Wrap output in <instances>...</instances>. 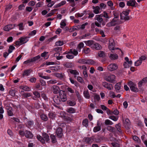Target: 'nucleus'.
<instances>
[{
	"mask_svg": "<svg viewBox=\"0 0 147 147\" xmlns=\"http://www.w3.org/2000/svg\"><path fill=\"white\" fill-rule=\"evenodd\" d=\"M118 66L116 64L112 63L109 65L107 67L108 69L111 71L116 70L117 69Z\"/></svg>",
	"mask_w": 147,
	"mask_h": 147,
	"instance_id": "10",
	"label": "nucleus"
},
{
	"mask_svg": "<svg viewBox=\"0 0 147 147\" xmlns=\"http://www.w3.org/2000/svg\"><path fill=\"white\" fill-rule=\"evenodd\" d=\"M122 23L120 22L119 23H118L117 21L115 20V18H114L111 22L108 23L106 25V26L108 27H110L112 26H115L117 24H121Z\"/></svg>",
	"mask_w": 147,
	"mask_h": 147,
	"instance_id": "5",
	"label": "nucleus"
},
{
	"mask_svg": "<svg viewBox=\"0 0 147 147\" xmlns=\"http://www.w3.org/2000/svg\"><path fill=\"white\" fill-rule=\"evenodd\" d=\"M19 26V29L20 30H24V28L23 26V23H21L18 25Z\"/></svg>",
	"mask_w": 147,
	"mask_h": 147,
	"instance_id": "54",
	"label": "nucleus"
},
{
	"mask_svg": "<svg viewBox=\"0 0 147 147\" xmlns=\"http://www.w3.org/2000/svg\"><path fill=\"white\" fill-rule=\"evenodd\" d=\"M48 53V52H44L41 54V56L42 57H43L45 59H47L49 58V55H47Z\"/></svg>",
	"mask_w": 147,
	"mask_h": 147,
	"instance_id": "33",
	"label": "nucleus"
},
{
	"mask_svg": "<svg viewBox=\"0 0 147 147\" xmlns=\"http://www.w3.org/2000/svg\"><path fill=\"white\" fill-rule=\"evenodd\" d=\"M127 5L128 6L136 7L138 5V4L135 0H130L127 1Z\"/></svg>",
	"mask_w": 147,
	"mask_h": 147,
	"instance_id": "8",
	"label": "nucleus"
},
{
	"mask_svg": "<svg viewBox=\"0 0 147 147\" xmlns=\"http://www.w3.org/2000/svg\"><path fill=\"white\" fill-rule=\"evenodd\" d=\"M43 139L44 140V144L45 142L47 143H49L50 142V139L49 136L46 133H43L42 134Z\"/></svg>",
	"mask_w": 147,
	"mask_h": 147,
	"instance_id": "12",
	"label": "nucleus"
},
{
	"mask_svg": "<svg viewBox=\"0 0 147 147\" xmlns=\"http://www.w3.org/2000/svg\"><path fill=\"white\" fill-rule=\"evenodd\" d=\"M109 57L112 60H115L118 58V56L116 54H111Z\"/></svg>",
	"mask_w": 147,
	"mask_h": 147,
	"instance_id": "25",
	"label": "nucleus"
},
{
	"mask_svg": "<svg viewBox=\"0 0 147 147\" xmlns=\"http://www.w3.org/2000/svg\"><path fill=\"white\" fill-rule=\"evenodd\" d=\"M15 49V47L12 45H10L9 47V49L8 50L9 53H11Z\"/></svg>",
	"mask_w": 147,
	"mask_h": 147,
	"instance_id": "55",
	"label": "nucleus"
},
{
	"mask_svg": "<svg viewBox=\"0 0 147 147\" xmlns=\"http://www.w3.org/2000/svg\"><path fill=\"white\" fill-rule=\"evenodd\" d=\"M105 80L110 83H113L115 80V76L114 75L111 74L107 76L105 78Z\"/></svg>",
	"mask_w": 147,
	"mask_h": 147,
	"instance_id": "4",
	"label": "nucleus"
},
{
	"mask_svg": "<svg viewBox=\"0 0 147 147\" xmlns=\"http://www.w3.org/2000/svg\"><path fill=\"white\" fill-rule=\"evenodd\" d=\"M121 82L117 83L115 85V88L116 92H119V90L121 89Z\"/></svg>",
	"mask_w": 147,
	"mask_h": 147,
	"instance_id": "18",
	"label": "nucleus"
},
{
	"mask_svg": "<svg viewBox=\"0 0 147 147\" xmlns=\"http://www.w3.org/2000/svg\"><path fill=\"white\" fill-rule=\"evenodd\" d=\"M82 51L85 54H87L90 52V50L89 48L86 47Z\"/></svg>",
	"mask_w": 147,
	"mask_h": 147,
	"instance_id": "41",
	"label": "nucleus"
},
{
	"mask_svg": "<svg viewBox=\"0 0 147 147\" xmlns=\"http://www.w3.org/2000/svg\"><path fill=\"white\" fill-rule=\"evenodd\" d=\"M66 111L69 113H74L76 112V111L74 108L73 107H70L67 109Z\"/></svg>",
	"mask_w": 147,
	"mask_h": 147,
	"instance_id": "27",
	"label": "nucleus"
},
{
	"mask_svg": "<svg viewBox=\"0 0 147 147\" xmlns=\"http://www.w3.org/2000/svg\"><path fill=\"white\" fill-rule=\"evenodd\" d=\"M68 53L73 54L75 56H76L78 54V51L76 50L75 49H70L69 52L68 53H65V54Z\"/></svg>",
	"mask_w": 147,
	"mask_h": 147,
	"instance_id": "20",
	"label": "nucleus"
},
{
	"mask_svg": "<svg viewBox=\"0 0 147 147\" xmlns=\"http://www.w3.org/2000/svg\"><path fill=\"white\" fill-rule=\"evenodd\" d=\"M102 17V15H96L94 18V20L97 21L95 22L94 24L98 27L101 28V24L103 26L105 24V22L103 21Z\"/></svg>",
	"mask_w": 147,
	"mask_h": 147,
	"instance_id": "1",
	"label": "nucleus"
},
{
	"mask_svg": "<svg viewBox=\"0 0 147 147\" xmlns=\"http://www.w3.org/2000/svg\"><path fill=\"white\" fill-rule=\"evenodd\" d=\"M60 54L58 52L55 53L54 55V56L56 57L57 60H59L63 58V56H59Z\"/></svg>",
	"mask_w": 147,
	"mask_h": 147,
	"instance_id": "30",
	"label": "nucleus"
},
{
	"mask_svg": "<svg viewBox=\"0 0 147 147\" xmlns=\"http://www.w3.org/2000/svg\"><path fill=\"white\" fill-rule=\"evenodd\" d=\"M36 138L42 144H44V140L43 139V137L41 136L40 135H37Z\"/></svg>",
	"mask_w": 147,
	"mask_h": 147,
	"instance_id": "31",
	"label": "nucleus"
},
{
	"mask_svg": "<svg viewBox=\"0 0 147 147\" xmlns=\"http://www.w3.org/2000/svg\"><path fill=\"white\" fill-rule=\"evenodd\" d=\"M34 124V122L31 120H29L27 121L26 124V126L29 128L32 127Z\"/></svg>",
	"mask_w": 147,
	"mask_h": 147,
	"instance_id": "29",
	"label": "nucleus"
},
{
	"mask_svg": "<svg viewBox=\"0 0 147 147\" xmlns=\"http://www.w3.org/2000/svg\"><path fill=\"white\" fill-rule=\"evenodd\" d=\"M102 16H103L106 19V20H105L106 22L107 21V19H108L109 18V17L108 15V13L105 11L104 12Z\"/></svg>",
	"mask_w": 147,
	"mask_h": 147,
	"instance_id": "51",
	"label": "nucleus"
},
{
	"mask_svg": "<svg viewBox=\"0 0 147 147\" xmlns=\"http://www.w3.org/2000/svg\"><path fill=\"white\" fill-rule=\"evenodd\" d=\"M62 129L61 127L58 128L56 130V133L57 136L59 138H61L63 136V134L62 132Z\"/></svg>",
	"mask_w": 147,
	"mask_h": 147,
	"instance_id": "15",
	"label": "nucleus"
},
{
	"mask_svg": "<svg viewBox=\"0 0 147 147\" xmlns=\"http://www.w3.org/2000/svg\"><path fill=\"white\" fill-rule=\"evenodd\" d=\"M64 44V42L63 41L59 40L55 43V45L57 46H62Z\"/></svg>",
	"mask_w": 147,
	"mask_h": 147,
	"instance_id": "35",
	"label": "nucleus"
},
{
	"mask_svg": "<svg viewBox=\"0 0 147 147\" xmlns=\"http://www.w3.org/2000/svg\"><path fill=\"white\" fill-rule=\"evenodd\" d=\"M77 80L79 82L81 83H83L84 82L83 78L80 76H78L77 77Z\"/></svg>",
	"mask_w": 147,
	"mask_h": 147,
	"instance_id": "56",
	"label": "nucleus"
},
{
	"mask_svg": "<svg viewBox=\"0 0 147 147\" xmlns=\"http://www.w3.org/2000/svg\"><path fill=\"white\" fill-rule=\"evenodd\" d=\"M68 104L70 106H74L76 104V102L74 101L69 100L67 102Z\"/></svg>",
	"mask_w": 147,
	"mask_h": 147,
	"instance_id": "37",
	"label": "nucleus"
},
{
	"mask_svg": "<svg viewBox=\"0 0 147 147\" xmlns=\"http://www.w3.org/2000/svg\"><path fill=\"white\" fill-rule=\"evenodd\" d=\"M17 91L15 89H10L9 91V94L12 97H14L15 96V94Z\"/></svg>",
	"mask_w": 147,
	"mask_h": 147,
	"instance_id": "23",
	"label": "nucleus"
},
{
	"mask_svg": "<svg viewBox=\"0 0 147 147\" xmlns=\"http://www.w3.org/2000/svg\"><path fill=\"white\" fill-rule=\"evenodd\" d=\"M24 92L23 91H22L21 92L22 98H26L28 97L32 96V94L30 92L23 93Z\"/></svg>",
	"mask_w": 147,
	"mask_h": 147,
	"instance_id": "11",
	"label": "nucleus"
},
{
	"mask_svg": "<svg viewBox=\"0 0 147 147\" xmlns=\"http://www.w3.org/2000/svg\"><path fill=\"white\" fill-rule=\"evenodd\" d=\"M84 96L87 99H89L90 97V96L89 94L88 90H85L84 91Z\"/></svg>",
	"mask_w": 147,
	"mask_h": 147,
	"instance_id": "32",
	"label": "nucleus"
},
{
	"mask_svg": "<svg viewBox=\"0 0 147 147\" xmlns=\"http://www.w3.org/2000/svg\"><path fill=\"white\" fill-rule=\"evenodd\" d=\"M120 16L121 19V20H124L125 21L128 20H129V17L127 16H123L122 14H120Z\"/></svg>",
	"mask_w": 147,
	"mask_h": 147,
	"instance_id": "36",
	"label": "nucleus"
},
{
	"mask_svg": "<svg viewBox=\"0 0 147 147\" xmlns=\"http://www.w3.org/2000/svg\"><path fill=\"white\" fill-rule=\"evenodd\" d=\"M34 95L36 96L37 97L39 98L40 97V94L37 91H35L33 92Z\"/></svg>",
	"mask_w": 147,
	"mask_h": 147,
	"instance_id": "52",
	"label": "nucleus"
},
{
	"mask_svg": "<svg viewBox=\"0 0 147 147\" xmlns=\"http://www.w3.org/2000/svg\"><path fill=\"white\" fill-rule=\"evenodd\" d=\"M102 85L104 88H106L109 90H111L113 88L112 84H109L106 82H102Z\"/></svg>",
	"mask_w": 147,
	"mask_h": 147,
	"instance_id": "7",
	"label": "nucleus"
},
{
	"mask_svg": "<svg viewBox=\"0 0 147 147\" xmlns=\"http://www.w3.org/2000/svg\"><path fill=\"white\" fill-rule=\"evenodd\" d=\"M109 118L113 120L114 121H116L117 120L118 118L114 116H111L109 117Z\"/></svg>",
	"mask_w": 147,
	"mask_h": 147,
	"instance_id": "62",
	"label": "nucleus"
},
{
	"mask_svg": "<svg viewBox=\"0 0 147 147\" xmlns=\"http://www.w3.org/2000/svg\"><path fill=\"white\" fill-rule=\"evenodd\" d=\"M53 101L57 104L60 103L61 100L59 97L58 96H55L53 98Z\"/></svg>",
	"mask_w": 147,
	"mask_h": 147,
	"instance_id": "19",
	"label": "nucleus"
},
{
	"mask_svg": "<svg viewBox=\"0 0 147 147\" xmlns=\"http://www.w3.org/2000/svg\"><path fill=\"white\" fill-rule=\"evenodd\" d=\"M142 63L141 61L139 59L136 61L135 63V65L136 66H138L140 65Z\"/></svg>",
	"mask_w": 147,
	"mask_h": 147,
	"instance_id": "60",
	"label": "nucleus"
},
{
	"mask_svg": "<svg viewBox=\"0 0 147 147\" xmlns=\"http://www.w3.org/2000/svg\"><path fill=\"white\" fill-rule=\"evenodd\" d=\"M93 9H94L93 10V12L95 14H97L100 13V7L98 6H96L95 7L94 6L93 7Z\"/></svg>",
	"mask_w": 147,
	"mask_h": 147,
	"instance_id": "21",
	"label": "nucleus"
},
{
	"mask_svg": "<svg viewBox=\"0 0 147 147\" xmlns=\"http://www.w3.org/2000/svg\"><path fill=\"white\" fill-rule=\"evenodd\" d=\"M32 71V70L30 69L24 70L22 74L23 76L24 77L25 76H28Z\"/></svg>",
	"mask_w": 147,
	"mask_h": 147,
	"instance_id": "16",
	"label": "nucleus"
},
{
	"mask_svg": "<svg viewBox=\"0 0 147 147\" xmlns=\"http://www.w3.org/2000/svg\"><path fill=\"white\" fill-rule=\"evenodd\" d=\"M78 62L79 63L93 65L95 63V62L92 59H79Z\"/></svg>",
	"mask_w": 147,
	"mask_h": 147,
	"instance_id": "2",
	"label": "nucleus"
},
{
	"mask_svg": "<svg viewBox=\"0 0 147 147\" xmlns=\"http://www.w3.org/2000/svg\"><path fill=\"white\" fill-rule=\"evenodd\" d=\"M62 49L61 47H57L54 49L53 50L56 52H60Z\"/></svg>",
	"mask_w": 147,
	"mask_h": 147,
	"instance_id": "63",
	"label": "nucleus"
},
{
	"mask_svg": "<svg viewBox=\"0 0 147 147\" xmlns=\"http://www.w3.org/2000/svg\"><path fill=\"white\" fill-rule=\"evenodd\" d=\"M63 65L67 68H71L72 67V63L69 62H66L63 64Z\"/></svg>",
	"mask_w": 147,
	"mask_h": 147,
	"instance_id": "34",
	"label": "nucleus"
},
{
	"mask_svg": "<svg viewBox=\"0 0 147 147\" xmlns=\"http://www.w3.org/2000/svg\"><path fill=\"white\" fill-rule=\"evenodd\" d=\"M40 57V55H38L36 57H33V58H32V62L36 60H38L39 59Z\"/></svg>",
	"mask_w": 147,
	"mask_h": 147,
	"instance_id": "57",
	"label": "nucleus"
},
{
	"mask_svg": "<svg viewBox=\"0 0 147 147\" xmlns=\"http://www.w3.org/2000/svg\"><path fill=\"white\" fill-rule=\"evenodd\" d=\"M101 130V127L100 126L98 125V126L94 127L93 129V131L94 132H96L99 131Z\"/></svg>",
	"mask_w": 147,
	"mask_h": 147,
	"instance_id": "42",
	"label": "nucleus"
},
{
	"mask_svg": "<svg viewBox=\"0 0 147 147\" xmlns=\"http://www.w3.org/2000/svg\"><path fill=\"white\" fill-rule=\"evenodd\" d=\"M84 46V44L82 42H80L78 45L77 49L78 51L80 52L81 51V49L83 48Z\"/></svg>",
	"mask_w": 147,
	"mask_h": 147,
	"instance_id": "38",
	"label": "nucleus"
},
{
	"mask_svg": "<svg viewBox=\"0 0 147 147\" xmlns=\"http://www.w3.org/2000/svg\"><path fill=\"white\" fill-rule=\"evenodd\" d=\"M25 136L27 138L32 139L33 137V134L30 131L26 130L25 131Z\"/></svg>",
	"mask_w": 147,
	"mask_h": 147,
	"instance_id": "14",
	"label": "nucleus"
},
{
	"mask_svg": "<svg viewBox=\"0 0 147 147\" xmlns=\"http://www.w3.org/2000/svg\"><path fill=\"white\" fill-rule=\"evenodd\" d=\"M91 48L93 49H94L96 50H99L102 48L101 45L99 44L96 43H94L93 46L91 47Z\"/></svg>",
	"mask_w": 147,
	"mask_h": 147,
	"instance_id": "13",
	"label": "nucleus"
},
{
	"mask_svg": "<svg viewBox=\"0 0 147 147\" xmlns=\"http://www.w3.org/2000/svg\"><path fill=\"white\" fill-rule=\"evenodd\" d=\"M21 88L23 90L26 91H29L31 90V89L29 87L26 86H22Z\"/></svg>",
	"mask_w": 147,
	"mask_h": 147,
	"instance_id": "45",
	"label": "nucleus"
},
{
	"mask_svg": "<svg viewBox=\"0 0 147 147\" xmlns=\"http://www.w3.org/2000/svg\"><path fill=\"white\" fill-rule=\"evenodd\" d=\"M105 123L106 125H112L113 123L109 119H106L105 121Z\"/></svg>",
	"mask_w": 147,
	"mask_h": 147,
	"instance_id": "53",
	"label": "nucleus"
},
{
	"mask_svg": "<svg viewBox=\"0 0 147 147\" xmlns=\"http://www.w3.org/2000/svg\"><path fill=\"white\" fill-rule=\"evenodd\" d=\"M107 4L111 8V9L113 10L114 8L113 7V2L111 1H109L107 2Z\"/></svg>",
	"mask_w": 147,
	"mask_h": 147,
	"instance_id": "48",
	"label": "nucleus"
},
{
	"mask_svg": "<svg viewBox=\"0 0 147 147\" xmlns=\"http://www.w3.org/2000/svg\"><path fill=\"white\" fill-rule=\"evenodd\" d=\"M84 42L85 43L86 46L91 47V46H93L94 41L93 40H88L84 41Z\"/></svg>",
	"mask_w": 147,
	"mask_h": 147,
	"instance_id": "17",
	"label": "nucleus"
},
{
	"mask_svg": "<svg viewBox=\"0 0 147 147\" xmlns=\"http://www.w3.org/2000/svg\"><path fill=\"white\" fill-rule=\"evenodd\" d=\"M60 28H63L66 26V24L64 20H61L60 23Z\"/></svg>",
	"mask_w": 147,
	"mask_h": 147,
	"instance_id": "46",
	"label": "nucleus"
},
{
	"mask_svg": "<svg viewBox=\"0 0 147 147\" xmlns=\"http://www.w3.org/2000/svg\"><path fill=\"white\" fill-rule=\"evenodd\" d=\"M86 13V11H84V13H77L75 15V16L77 17H81L83 16L84 15V14Z\"/></svg>",
	"mask_w": 147,
	"mask_h": 147,
	"instance_id": "49",
	"label": "nucleus"
},
{
	"mask_svg": "<svg viewBox=\"0 0 147 147\" xmlns=\"http://www.w3.org/2000/svg\"><path fill=\"white\" fill-rule=\"evenodd\" d=\"M58 10L57 9H54L51 10V12L48 13L47 15V17H49L53 15L54 12H56Z\"/></svg>",
	"mask_w": 147,
	"mask_h": 147,
	"instance_id": "47",
	"label": "nucleus"
},
{
	"mask_svg": "<svg viewBox=\"0 0 147 147\" xmlns=\"http://www.w3.org/2000/svg\"><path fill=\"white\" fill-rule=\"evenodd\" d=\"M60 98L62 102H65L67 100V97L66 94L63 91H61L59 93Z\"/></svg>",
	"mask_w": 147,
	"mask_h": 147,
	"instance_id": "6",
	"label": "nucleus"
},
{
	"mask_svg": "<svg viewBox=\"0 0 147 147\" xmlns=\"http://www.w3.org/2000/svg\"><path fill=\"white\" fill-rule=\"evenodd\" d=\"M127 84L132 91L136 92L138 91V89L136 85L133 82L131 81H129Z\"/></svg>",
	"mask_w": 147,
	"mask_h": 147,
	"instance_id": "3",
	"label": "nucleus"
},
{
	"mask_svg": "<svg viewBox=\"0 0 147 147\" xmlns=\"http://www.w3.org/2000/svg\"><path fill=\"white\" fill-rule=\"evenodd\" d=\"M40 118L42 120L45 121H47L48 120L47 116L44 114H42L40 115Z\"/></svg>",
	"mask_w": 147,
	"mask_h": 147,
	"instance_id": "44",
	"label": "nucleus"
},
{
	"mask_svg": "<svg viewBox=\"0 0 147 147\" xmlns=\"http://www.w3.org/2000/svg\"><path fill=\"white\" fill-rule=\"evenodd\" d=\"M50 138L51 139V142L53 143H54L56 142V137L55 136L53 135H51L50 136Z\"/></svg>",
	"mask_w": 147,
	"mask_h": 147,
	"instance_id": "43",
	"label": "nucleus"
},
{
	"mask_svg": "<svg viewBox=\"0 0 147 147\" xmlns=\"http://www.w3.org/2000/svg\"><path fill=\"white\" fill-rule=\"evenodd\" d=\"M16 26L15 24H10L5 26L3 28V30L5 31H8L13 29Z\"/></svg>",
	"mask_w": 147,
	"mask_h": 147,
	"instance_id": "9",
	"label": "nucleus"
},
{
	"mask_svg": "<svg viewBox=\"0 0 147 147\" xmlns=\"http://www.w3.org/2000/svg\"><path fill=\"white\" fill-rule=\"evenodd\" d=\"M109 95L111 97L114 98L116 97V96L114 92L113 91H110L109 92Z\"/></svg>",
	"mask_w": 147,
	"mask_h": 147,
	"instance_id": "61",
	"label": "nucleus"
},
{
	"mask_svg": "<svg viewBox=\"0 0 147 147\" xmlns=\"http://www.w3.org/2000/svg\"><path fill=\"white\" fill-rule=\"evenodd\" d=\"M121 28V25H117L114 28V29L116 32L120 33Z\"/></svg>",
	"mask_w": 147,
	"mask_h": 147,
	"instance_id": "26",
	"label": "nucleus"
},
{
	"mask_svg": "<svg viewBox=\"0 0 147 147\" xmlns=\"http://www.w3.org/2000/svg\"><path fill=\"white\" fill-rule=\"evenodd\" d=\"M115 127L116 129H117V130L119 133H122V131L121 129V125L120 123L116 124L115 125Z\"/></svg>",
	"mask_w": 147,
	"mask_h": 147,
	"instance_id": "50",
	"label": "nucleus"
},
{
	"mask_svg": "<svg viewBox=\"0 0 147 147\" xmlns=\"http://www.w3.org/2000/svg\"><path fill=\"white\" fill-rule=\"evenodd\" d=\"M98 55L99 57H103L105 56V53L102 51H100L99 52Z\"/></svg>",
	"mask_w": 147,
	"mask_h": 147,
	"instance_id": "58",
	"label": "nucleus"
},
{
	"mask_svg": "<svg viewBox=\"0 0 147 147\" xmlns=\"http://www.w3.org/2000/svg\"><path fill=\"white\" fill-rule=\"evenodd\" d=\"M53 92L54 94L57 93L60 88L59 87L56 86L54 85L53 86Z\"/></svg>",
	"mask_w": 147,
	"mask_h": 147,
	"instance_id": "28",
	"label": "nucleus"
},
{
	"mask_svg": "<svg viewBox=\"0 0 147 147\" xmlns=\"http://www.w3.org/2000/svg\"><path fill=\"white\" fill-rule=\"evenodd\" d=\"M69 72L71 74L74 75V77H76V75H78L79 74V72L76 70H70Z\"/></svg>",
	"mask_w": 147,
	"mask_h": 147,
	"instance_id": "24",
	"label": "nucleus"
},
{
	"mask_svg": "<svg viewBox=\"0 0 147 147\" xmlns=\"http://www.w3.org/2000/svg\"><path fill=\"white\" fill-rule=\"evenodd\" d=\"M124 124L126 125V126L128 127L130 124L129 119L128 118L125 119V121L124 122Z\"/></svg>",
	"mask_w": 147,
	"mask_h": 147,
	"instance_id": "40",
	"label": "nucleus"
},
{
	"mask_svg": "<svg viewBox=\"0 0 147 147\" xmlns=\"http://www.w3.org/2000/svg\"><path fill=\"white\" fill-rule=\"evenodd\" d=\"M27 38L26 37H22L20 38L19 40H20L21 44L22 45L27 42L28 41V40L27 39Z\"/></svg>",
	"mask_w": 147,
	"mask_h": 147,
	"instance_id": "22",
	"label": "nucleus"
},
{
	"mask_svg": "<svg viewBox=\"0 0 147 147\" xmlns=\"http://www.w3.org/2000/svg\"><path fill=\"white\" fill-rule=\"evenodd\" d=\"M67 90L68 92H69L71 93H73L74 92V90L70 87H68L67 88Z\"/></svg>",
	"mask_w": 147,
	"mask_h": 147,
	"instance_id": "64",
	"label": "nucleus"
},
{
	"mask_svg": "<svg viewBox=\"0 0 147 147\" xmlns=\"http://www.w3.org/2000/svg\"><path fill=\"white\" fill-rule=\"evenodd\" d=\"M88 121L87 119H85L82 121L83 125L86 127H87L88 126Z\"/></svg>",
	"mask_w": 147,
	"mask_h": 147,
	"instance_id": "39",
	"label": "nucleus"
},
{
	"mask_svg": "<svg viewBox=\"0 0 147 147\" xmlns=\"http://www.w3.org/2000/svg\"><path fill=\"white\" fill-rule=\"evenodd\" d=\"M55 76L57 77L60 78L62 79L63 78V76L62 74L60 73H56Z\"/></svg>",
	"mask_w": 147,
	"mask_h": 147,
	"instance_id": "59",
	"label": "nucleus"
}]
</instances>
